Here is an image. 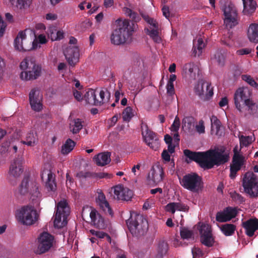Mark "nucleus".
I'll list each match as a JSON object with an SVG mask.
<instances>
[{
	"instance_id": "f257e3e1",
	"label": "nucleus",
	"mask_w": 258,
	"mask_h": 258,
	"mask_svg": "<svg viewBox=\"0 0 258 258\" xmlns=\"http://www.w3.org/2000/svg\"><path fill=\"white\" fill-rule=\"evenodd\" d=\"M184 155L190 160L199 164L204 169H210L215 166H219L227 163L229 155L225 152L224 147L211 149L205 152H192L185 149Z\"/></svg>"
},
{
	"instance_id": "f03ea898",
	"label": "nucleus",
	"mask_w": 258,
	"mask_h": 258,
	"mask_svg": "<svg viewBox=\"0 0 258 258\" xmlns=\"http://www.w3.org/2000/svg\"><path fill=\"white\" fill-rule=\"evenodd\" d=\"M117 26L110 36L112 44L119 45L130 42L135 31L136 25L134 22H131L128 20L123 21L117 20Z\"/></svg>"
},
{
	"instance_id": "7ed1b4c3",
	"label": "nucleus",
	"mask_w": 258,
	"mask_h": 258,
	"mask_svg": "<svg viewBox=\"0 0 258 258\" xmlns=\"http://www.w3.org/2000/svg\"><path fill=\"white\" fill-rule=\"evenodd\" d=\"M128 228L136 237L144 235L148 229V222L141 214L135 212L131 213L130 218L126 221Z\"/></svg>"
},
{
	"instance_id": "20e7f679",
	"label": "nucleus",
	"mask_w": 258,
	"mask_h": 258,
	"mask_svg": "<svg viewBox=\"0 0 258 258\" xmlns=\"http://www.w3.org/2000/svg\"><path fill=\"white\" fill-rule=\"evenodd\" d=\"M20 67L24 70L20 74V78L23 80L37 79L41 75L42 68L36 63L31 57H26L20 63Z\"/></svg>"
},
{
	"instance_id": "39448f33",
	"label": "nucleus",
	"mask_w": 258,
	"mask_h": 258,
	"mask_svg": "<svg viewBox=\"0 0 258 258\" xmlns=\"http://www.w3.org/2000/svg\"><path fill=\"white\" fill-rule=\"evenodd\" d=\"M179 182L183 187L194 192H199L203 187L202 178L196 172L186 174Z\"/></svg>"
},
{
	"instance_id": "423d86ee",
	"label": "nucleus",
	"mask_w": 258,
	"mask_h": 258,
	"mask_svg": "<svg viewBox=\"0 0 258 258\" xmlns=\"http://www.w3.org/2000/svg\"><path fill=\"white\" fill-rule=\"evenodd\" d=\"M20 192L21 195L29 193L31 199L34 204H38L40 200L41 195L40 192L37 184L35 181L30 182L29 177L25 176L20 186Z\"/></svg>"
},
{
	"instance_id": "0eeeda50",
	"label": "nucleus",
	"mask_w": 258,
	"mask_h": 258,
	"mask_svg": "<svg viewBox=\"0 0 258 258\" xmlns=\"http://www.w3.org/2000/svg\"><path fill=\"white\" fill-rule=\"evenodd\" d=\"M56 208L54 225L57 228H61L67 224V219L70 214V208L66 200L59 202Z\"/></svg>"
},
{
	"instance_id": "6e6552de",
	"label": "nucleus",
	"mask_w": 258,
	"mask_h": 258,
	"mask_svg": "<svg viewBox=\"0 0 258 258\" xmlns=\"http://www.w3.org/2000/svg\"><path fill=\"white\" fill-rule=\"evenodd\" d=\"M16 217L22 224L31 225L37 221L38 215L33 207L24 206L17 211Z\"/></svg>"
},
{
	"instance_id": "1a4fd4ad",
	"label": "nucleus",
	"mask_w": 258,
	"mask_h": 258,
	"mask_svg": "<svg viewBox=\"0 0 258 258\" xmlns=\"http://www.w3.org/2000/svg\"><path fill=\"white\" fill-rule=\"evenodd\" d=\"M242 186L244 191L251 198L258 197V179L253 173L247 172L244 174Z\"/></svg>"
},
{
	"instance_id": "9d476101",
	"label": "nucleus",
	"mask_w": 258,
	"mask_h": 258,
	"mask_svg": "<svg viewBox=\"0 0 258 258\" xmlns=\"http://www.w3.org/2000/svg\"><path fill=\"white\" fill-rule=\"evenodd\" d=\"M37 40H34L33 41L27 40L25 32L23 31L19 32L14 40V47L20 51L35 49L37 48Z\"/></svg>"
},
{
	"instance_id": "9b49d317",
	"label": "nucleus",
	"mask_w": 258,
	"mask_h": 258,
	"mask_svg": "<svg viewBox=\"0 0 258 258\" xmlns=\"http://www.w3.org/2000/svg\"><path fill=\"white\" fill-rule=\"evenodd\" d=\"M222 10L225 17L224 24L227 28H232L238 24L237 11L233 4L226 3Z\"/></svg>"
},
{
	"instance_id": "f8f14e48",
	"label": "nucleus",
	"mask_w": 258,
	"mask_h": 258,
	"mask_svg": "<svg viewBox=\"0 0 258 258\" xmlns=\"http://www.w3.org/2000/svg\"><path fill=\"white\" fill-rule=\"evenodd\" d=\"M251 92L247 87L239 88L236 90L234 95V104L236 108L240 113L243 112V105L246 100H251Z\"/></svg>"
},
{
	"instance_id": "ddd939ff",
	"label": "nucleus",
	"mask_w": 258,
	"mask_h": 258,
	"mask_svg": "<svg viewBox=\"0 0 258 258\" xmlns=\"http://www.w3.org/2000/svg\"><path fill=\"white\" fill-rule=\"evenodd\" d=\"M234 155L232 162L230 166V175L231 179H234L237 175V172L239 171L243 165L245 164V157L237 152L235 148L233 150Z\"/></svg>"
},
{
	"instance_id": "4468645a",
	"label": "nucleus",
	"mask_w": 258,
	"mask_h": 258,
	"mask_svg": "<svg viewBox=\"0 0 258 258\" xmlns=\"http://www.w3.org/2000/svg\"><path fill=\"white\" fill-rule=\"evenodd\" d=\"M54 237L47 232L42 233L38 238V253H44L48 251L52 246Z\"/></svg>"
},
{
	"instance_id": "2eb2a0df",
	"label": "nucleus",
	"mask_w": 258,
	"mask_h": 258,
	"mask_svg": "<svg viewBox=\"0 0 258 258\" xmlns=\"http://www.w3.org/2000/svg\"><path fill=\"white\" fill-rule=\"evenodd\" d=\"M195 92L204 101L209 100L213 95V88L208 83H198L195 87Z\"/></svg>"
},
{
	"instance_id": "dca6fc26",
	"label": "nucleus",
	"mask_w": 258,
	"mask_h": 258,
	"mask_svg": "<svg viewBox=\"0 0 258 258\" xmlns=\"http://www.w3.org/2000/svg\"><path fill=\"white\" fill-rule=\"evenodd\" d=\"M30 104L32 110L39 112L42 109V96L38 88L32 89L29 95Z\"/></svg>"
},
{
	"instance_id": "f3484780",
	"label": "nucleus",
	"mask_w": 258,
	"mask_h": 258,
	"mask_svg": "<svg viewBox=\"0 0 258 258\" xmlns=\"http://www.w3.org/2000/svg\"><path fill=\"white\" fill-rule=\"evenodd\" d=\"M199 232L202 243L208 247L212 246L214 243V239L209 226L207 224H202L199 229Z\"/></svg>"
},
{
	"instance_id": "a211bd4d",
	"label": "nucleus",
	"mask_w": 258,
	"mask_h": 258,
	"mask_svg": "<svg viewBox=\"0 0 258 258\" xmlns=\"http://www.w3.org/2000/svg\"><path fill=\"white\" fill-rule=\"evenodd\" d=\"M237 210L235 207H228L222 211L216 214V220L219 222H225L235 218L237 215Z\"/></svg>"
},
{
	"instance_id": "6ab92c4d",
	"label": "nucleus",
	"mask_w": 258,
	"mask_h": 258,
	"mask_svg": "<svg viewBox=\"0 0 258 258\" xmlns=\"http://www.w3.org/2000/svg\"><path fill=\"white\" fill-rule=\"evenodd\" d=\"M114 199L118 200L128 201L133 196V192L126 187L118 184L114 187Z\"/></svg>"
},
{
	"instance_id": "aec40b11",
	"label": "nucleus",
	"mask_w": 258,
	"mask_h": 258,
	"mask_svg": "<svg viewBox=\"0 0 258 258\" xmlns=\"http://www.w3.org/2000/svg\"><path fill=\"white\" fill-rule=\"evenodd\" d=\"M199 72V69L197 65L194 62H189L183 66L182 74L186 79L191 81L196 79Z\"/></svg>"
},
{
	"instance_id": "412c9836",
	"label": "nucleus",
	"mask_w": 258,
	"mask_h": 258,
	"mask_svg": "<svg viewBox=\"0 0 258 258\" xmlns=\"http://www.w3.org/2000/svg\"><path fill=\"white\" fill-rule=\"evenodd\" d=\"M64 55L69 64L74 67L79 61V50L77 46H70L64 51Z\"/></svg>"
},
{
	"instance_id": "4be33fe9",
	"label": "nucleus",
	"mask_w": 258,
	"mask_h": 258,
	"mask_svg": "<svg viewBox=\"0 0 258 258\" xmlns=\"http://www.w3.org/2000/svg\"><path fill=\"white\" fill-rule=\"evenodd\" d=\"M97 197L96 198L97 203L100 208L106 214L112 216L113 213L110 208L108 202L106 199L105 196L101 189H98L97 190Z\"/></svg>"
},
{
	"instance_id": "5701e85b",
	"label": "nucleus",
	"mask_w": 258,
	"mask_h": 258,
	"mask_svg": "<svg viewBox=\"0 0 258 258\" xmlns=\"http://www.w3.org/2000/svg\"><path fill=\"white\" fill-rule=\"evenodd\" d=\"M163 174V168L159 166H157L151 169L148 175V180L152 181L153 183L157 184L162 180Z\"/></svg>"
},
{
	"instance_id": "b1692460",
	"label": "nucleus",
	"mask_w": 258,
	"mask_h": 258,
	"mask_svg": "<svg viewBox=\"0 0 258 258\" xmlns=\"http://www.w3.org/2000/svg\"><path fill=\"white\" fill-rule=\"evenodd\" d=\"M242 227L245 230V234L249 237H252L254 232L258 230V219L251 218L242 223Z\"/></svg>"
},
{
	"instance_id": "393cba45",
	"label": "nucleus",
	"mask_w": 258,
	"mask_h": 258,
	"mask_svg": "<svg viewBox=\"0 0 258 258\" xmlns=\"http://www.w3.org/2000/svg\"><path fill=\"white\" fill-rule=\"evenodd\" d=\"M23 171L22 160L19 158L15 159L11 163L9 173L10 176L17 178L22 174Z\"/></svg>"
},
{
	"instance_id": "a878e982",
	"label": "nucleus",
	"mask_w": 258,
	"mask_h": 258,
	"mask_svg": "<svg viewBox=\"0 0 258 258\" xmlns=\"http://www.w3.org/2000/svg\"><path fill=\"white\" fill-rule=\"evenodd\" d=\"M91 223L96 228L100 229L104 227V221L103 217L95 209L91 210L90 213Z\"/></svg>"
},
{
	"instance_id": "bb28decb",
	"label": "nucleus",
	"mask_w": 258,
	"mask_h": 258,
	"mask_svg": "<svg viewBox=\"0 0 258 258\" xmlns=\"http://www.w3.org/2000/svg\"><path fill=\"white\" fill-rule=\"evenodd\" d=\"M247 37L253 43H258V24L251 23L247 30Z\"/></svg>"
},
{
	"instance_id": "cd10ccee",
	"label": "nucleus",
	"mask_w": 258,
	"mask_h": 258,
	"mask_svg": "<svg viewBox=\"0 0 258 258\" xmlns=\"http://www.w3.org/2000/svg\"><path fill=\"white\" fill-rule=\"evenodd\" d=\"M94 160L98 166H103L110 163V153L109 152L99 153L94 157Z\"/></svg>"
},
{
	"instance_id": "c85d7f7f",
	"label": "nucleus",
	"mask_w": 258,
	"mask_h": 258,
	"mask_svg": "<svg viewBox=\"0 0 258 258\" xmlns=\"http://www.w3.org/2000/svg\"><path fill=\"white\" fill-rule=\"evenodd\" d=\"M9 1L17 10L21 12H25L30 7L32 0H9Z\"/></svg>"
},
{
	"instance_id": "c756f323",
	"label": "nucleus",
	"mask_w": 258,
	"mask_h": 258,
	"mask_svg": "<svg viewBox=\"0 0 258 258\" xmlns=\"http://www.w3.org/2000/svg\"><path fill=\"white\" fill-rule=\"evenodd\" d=\"M84 99L86 102L90 104L94 105H100V101L96 99L95 90L90 89L84 95Z\"/></svg>"
},
{
	"instance_id": "7c9ffc66",
	"label": "nucleus",
	"mask_w": 258,
	"mask_h": 258,
	"mask_svg": "<svg viewBox=\"0 0 258 258\" xmlns=\"http://www.w3.org/2000/svg\"><path fill=\"white\" fill-rule=\"evenodd\" d=\"M244 106L246 107L245 110L250 115L258 116V103L254 102L252 99L246 100L245 104L243 105V107Z\"/></svg>"
},
{
	"instance_id": "2f4dec72",
	"label": "nucleus",
	"mask_w": 258,
	"mask_h": 258,
	"mask_svg": "<svg viewBox=\"0 0 258 258\" xmlns=\"http://www.w3.org/2000/svg\"><path fill=\"white\" fill-rule=\"evenodd\" d=\"M205 47V44L201 38H199L197 41L194 40L192 49V54L194 56H200L202 53V49Z\"/></svg>"
},
{
	"instance_id": "473e14b6",
	"label": "nucleus",
	"mask_w": 258,
	"mask_h": 258,
	"mask_svg": "<svg viewBox=\"0 0 258 258\" xmlns=\"http://www.w3.org/2000/svg\"><path fill=\"white\" fill-rule=\"evenodd\" d=\"M145 31H146L147 35H148L156 43H160L162 41V39L159 36V27L158 28H145Z\"/></svg>"
},
{
	"instance_id": "72a5a7b5",
	"label": "nucleus",
	"mask_w": 258,
	"mask_h": 258,
	"mask_svg": "<svg viewBox=\"0 0 258 258\" xmlns=\"http://www.w3.org/2000/svg\"><path fill=\"white\" fill-rule=\"evenodd\" d=\"M243 4V13L245 15H250L254 13L256 9V3L253 0H242Z\"/></svg>"
},
{
	"instance_id": "f704fd0d",
	"label": "nucleus",
	"mask_w": 258,
	"mask_h": 258,
	"mask_svg": "<svg viewBox=\"0 0 258 258\" xmlns=\"http://www.w3.org/2000/svg\"><path fill=\"white\" fill-rule=\"evenodd\" d=\"M45 186L48 191H55L56 189L55 175L51 171H49L47 173V179Z\"/></svg>"
},
{
	"instance_id": "c9c22d12",
	"label": "nucleus",
	"mask_w": 258,
	"mask_h": 258,
	"mask_svg": "<svg viewBox=\"0 0 258 258\" xmlns=\"http://www.w3.org/2000/svg\"><path fill=\"white\" fill-rule=\"evenodd\" d=\"M82 123L83 121L81 119H74L70 123V129L71 132H72L74 134H76L79 133L83 127Z\"/></svg>"
},
{
	"instance_id": "e433bc0d",
	"label": "nucleus",
	"mask_w": 258,
	"mask_h": 258,
	"mask_svg": "<svg viewBox=\"0 0 258 258\" xmlns=\"http://www.w3.org/2000/svg\"><path fill=\"white\" fill-rule=\"evenodd\" d=\"M76 145L75 142L70 139H68L65 143L62 146L61 153L66 155L71 152Z\"/></svg>"
},
{
	"instance_id": "4c0bfd02",
	"label": "nucleus",
	"mask_w": 258,
	"mask_h": 258,
	"mask_svg": "<svg viewBox=\"0 0 258 258\" xmlns=\"http://www.w3.org/2000/svg\"><path fill=\"white\" fill-rule=\"evenodd\" d=\"M240 146L241 148L243 147H247L251 144L255 140L254 135L244 136L240 135L239 136Z\"/></svg>"
},
{
	"instance_id": "58836bf2",
	"label": "nucleus",
	"mask_w": 258,
	"mask_h": 258,
	"mask_svg": "<svg viewBox=\"0 0 258 258\" xmlns=\"http://www.w3.org/2000/svg\"><path fill=\"white\" fill-rule=\"evenodd\" d=\"M168 250V244L164 240L160 241L157 248L158 254L160 255V257H163L165 255Z\"/></svg>"
},
{
	"instance_id": "ea45409f",
	"label": "nucleus",
	"mask_w": 258,
	"mask_h": 258,
	"mask_svg": "<svg viewBox=\"0 0 258 258\" xmlns=\"http://www.w3.org/2000/svg\"><path fill=\"white\" fill-rule=\"evenodd\" d=\"M211 122L212 128L211 131L213 132H215L216 135H218L221 126L220 121L218 119V118L216 116L213 115L211 117Z\"/></svg>"
},
{
	"instance_id": "a19ab883",
	"label": "nucleus",
	"mask_w": 258,
	"mask_h": 258,
	"mask_svg": "<svg viewBox=\"0 0 258 258\" xmlns=\"http://www.w3.org/2000/svg\"><path fill=\"white\" fill-rule=\"evenodd\" d=\"M236 226L232 224H225L222 226L221 230L226 236H231L234 233Z\"/></svg>"
},
{
	"instance_id": "79ce46f5",
	"label": "nucleus",
	"mask_w": 258,
	"mask_h": 258,
	"mask_svg": "<svg viewBox=\"0 0 258 258\" xmlns=\"http://www.w3.org/2000/svg\"><path fill=\"white\" fill-rule=\"evenodd\" d=\"M133 109L131 107H126L122 112V118L124 121L128 122L134 116Z\"/></svg>"
},
{
	"instance_id": "37998d69",
	"label": "nucleus",
	"mask_w": 258,
	"mask_h": 258,
	"mask_svg": "<svg viewBox=\"0 0 258 258\" xmlns=\"http://www.w3.org/2000/svg\"><path fill=\"white\" fill-rule=\"evenodd\" d=\"M194 118L191 116H186L183 118L182 121L183 128L190 130L194 126Z\"/></svg>"
},
{
	"instance_id": "c03bdc74",
	"label": "nucleus",
	"mask_w": 258,
	"mask_h": 258,
	"mask_svg": "<svg viewBox=\"0 0 258 258\" xmlns=\"http://www.w3.org/2000/svg\"><path fill=\"white\" fill-rule=\"evenodd\" d=\"M23 144L27 145L29 146H33L35 144V138L33 132H30L28 133L26 137V140L22 141Z\"/></svg>"
},
{
	"instance_id": "a18cd8bd",
	"label": "nucleus",
	"mask_w": 258,
	"mask_h": 258,
	"mask_svg": "<svg viewBox=\"0 0 258 258\" xmlns=\"http://www.w3.org/2000/svg\"><path fill=\"white\" fill-rule=\"evenodd\" d=\"M241 78L249 85L258 90V84L250 75H242Z\"/></svg>"
},
{
	"instance_id": "49530a36",
	"label": "nucleus",
	"mask_w": 258,
	"mask_h": 258,
	"mask_svg": "<svg viewBox=\"0 0 258 258\" xmlns=\"http://www.w3.org/2000/svg\"><path fill=\"white\" fill-rule=\"evenodd\" d=\"M181 237L183 239H188L190 238L194 235L191 230H188L187 228L182 227L180 230Z\"/></svg>"
},
{
	"instance_id": "de8ad7c7",
	"label": "nucleus",
	"mask_w": 258,
	"mask_h": 258,
	"mask_svg": "<svg viewBox=\"0 0 258 258\" xmlns=\"http://www.w3.org/2000/svg\"><path fill=\"white\" fill-rule=\"evenodd\" d=\"M151 148L154 150H157L160 147V141L158 138L146 143Z\"/></svg>"
},
{
	"instance_id": "09e8293b",
	"label": "nucleus",
	"mask_w": 258,
	"mask_h": 258,
	"mask_svg": "<svg viewBox=\"0 0 258 258\" xmlns=\"http://www.w3.org/2000/svg\"><path fill=\"white\" fill-rule=\"evenodd\" d=\"M214 58L219 65H224L225 62V56L220 51H217L215 54Z\"/></svg>"
},
{
	"instance_id": "8fccbe9b",
	"label": "nucleus",
	"mask_w": 258,
	"mask_h": 258,
	"mask_svg": "<svg viewBox=\"0 0 258 258\" xmlns=\"http://www.w3.org/2000/svg\"><path fill=\"white\" fill-rule=\"evenodd\" d=\"M143 18L146 22L150 25V27H152V28H158L159 27L158 23L154 19L149 17L148 16H144Z\"/></svg>"
},
{
	"instance_id": "3c124183",
	"label": "nucleus",
	"mask_w": 258,
	"mask_h": 258,
	"mask_svg": "<svg viewBox=\"0 0 258 258\" xmlns=\"http://www.w3.org/2000/svg\"><path fill=\"white\" fill-rule=\"evenodd\" d=\"M143 137L146 143L157 138L156 134L150 130L146 132V134H144V136H143Z\"/></svg>"
},
{
	"instance_id": "603ef678",
	"label": "nucleus",
	"mask_w": 258,
	"mask_h": 258,
	"mask_svg": "<svg viewBox=\"0 0 258 258\" xmlns=\"http://www.w3.org/2000/svg\"><path fill=\"white\" fill-rule=\"evenodd\" d=\"M180 124V119L177 116H176L173 123L171 125V131L173 132H177L179 130Z\"/></svg>"
},
{
	"instance_id": "864d4df0",
	"label": "nucleus",
	"mask_w": 258,
	"mask_h": 258,
	"mask_svg": "<svg viewBox=\"0 0 258 258\" xmlns=\"http://www.w3.org/2000/svg\"><path fill=\"white\" fill-rule=\"evenodd\" d=\"M94 173L90 172L80 171L77 174L76 176L79 178H93Z\"/></svg>"
},
{
	"instance_id": "5fc2aeb1",
	"label": "nucleus",
	"mask_w": 258,
	"mask_h": 258,
	"mask_svg": "<svg viewBox=\"0 0 258 258\" xmlns=\"http://www.w3.org/2000/svg\"><path fill=\"white\" fill-rule=\"evenodd\" d=\"M231 197L233 201L238 203H242L244 202V198L236 192L231 194Z\"/></svg>"
},
{
	"instance_id": "6e6d98bb",
	"label": "nucleus",
	"mask_w": 258,
	"mask_h": 258,
	"mask_svg": "<svg viewBox=\"0 0 258 258\" xmlns=\"http://www.w3.org/2000/svg\"><path fill=\"white\" fill-rule=\"evenodd\" d=\"M196 130L197 132L200 134L205 133L204 121L203 120H200L199 121V124L196 126Z\"/></svg>"
},
{
	"instance_id": "4d7b16f0",
	"label": "nucleus",
	"mask_w": 258,
	"mask_h": 258,
	"mask_svg": "<svg viewBox=\"0 0 258 258\" xmlns=\"http://www.w3.org/2000/svg\"><path fill=\"white\" fill-rule=\"evenodd\" d=\"M175 206V210L180 211H186L188 210V207L181 203H175L173 202Z\"/></svg>"
},
{
	"instance_id": "13d9d810",
	"label": "nucleus",
	"mask_w": 258,
	"mask_h": 258,
	"mask_svg": "<svg viewBox=\"0 0 258 258\" xmlns=\"http://www.w3.org/2000/svg\"><path fill=\"white\" fill-rule=\"evenodd\" d=\"M165 210L167 212L171 213L172 214H174L175 212V206L174 205V203H168L165 207Z\"/></svg>"
},
{
	"instance_id": "bf43d9fd",
	"label": "nucleus",
	"mask_w": 258,
	"mask_h": 258,
	"mask_svg": "<svg viewBox=\"0 0 258 258\" xmlns=\"http://www.w3.org/2000/svg\"><path fill=\"white\" fill-rule=\"evenodd\" d=\"M105 93L108 94V97H110V93L106 89L105 91L103 90H102L99 92V96L100 98V100H98V101H100V105L105 100Z\"/></svg>"
},
{
	"instance_id": "052dcab7",
	"label": "nucleus",
	"mask_w": 258,
	"mask_h": 258,
	"mask_svg": "<svg viewBox=\"0 0 258 258\" xmlns=\"http://www.w3.org/2000/svg\"><path fill=\"white\" fill-rule=\"evenodd\" d=\"M166 88L167 93L168 94L172 96L174 94V88L173 84L167 83Z\"/></svg>"
},
{
	"instance_id": "680f3d73",
	"label": "nucleus",
	"mask_w": 258,
	"mask_h": 258,
	"mask_svg": "<svg viewBox=\"0 0 258 258\" xmlns=\"http://www.w3.org/2000/svg\"><path fill=\"white\" fill-rule=\"evenodd\" d=\"M34 40H37L38 43L45 44L47 42L46 37L43 34L39 35L37 38H35Z\"/></svg>"
},
{
	"instance_id": "e2e57ef3",
	"label": "nucleus",
	"mask_w": 258,
	"mask_h": 258,
	"mask_svg": "<svg viewBox=\"0 0 258 258\" xmlns=\"http://www.w3.org/2000/svg\"><path fill=\"white\" fill-rule=\"evenodd\" d=\"M251 51V50L249 48H242L239 49L237 51L236 53L238 55H244L249 54Z\"/></svg>"
},
{
	"instance_id": "0e129e2a",
	"label": "nucleus",
	"mask_w": 258,
	"mask_h": 258,
	"mask_svg": "<svg viewBox=\"0 0 258 258\" xmlns=\"http://www.w3.org/2000/svg\"><path fill=\"white\" fill-rule=\"evenodd\" d=\"M162 11L163 16H165L166 18L168 19V18L170 16V12H169V7L166 6H164L162 9Z\"/></svg>"
},
{
	"instance_id": "69168bd1",
	"label": "nucleus",
	"mask_w": 258,
	"mask_h": 258,
	"mask_svg": "<svg viewBox=\"0 0 258 258\" xmlns=\"http://www.w3.org/2000/svg\"><path fill=\"white\" fill-rule=\"evenodd\" d=\"M45 18L47 20L54 21L57 19V15L54 13H48L45 16Z\"/></svg>"
},
{
	"instance_id": "338daca9",
	"label": "nucleus",
	"mask_w": 258,
	"mask_h": 258,
	"mask_svg": "<svg viewBox=\"0 0 258 258\" xmlns=\"http://www.w3.org/2000/svg\"><path fill=\"white\" fill-rule=\"evenodd\" d=\"M162 157L164 160L166 162H169L170 160V156L168 153V152L165 150L162 153Z\"/></svg>"
},
{
	"instance_id": "774afa93",
	"label": "nucleus",
	"mask_w": 258,
	"mask_h": 258,
	"mask_svg": "<svg viewBox=\"0 0 258 258\" xmlns=\"http://www.w3.org/2000/svg\"><path fill=\"white\" fill-rule=\"evenodd\" d=\"M97 237L99 238H103L105 237H106L108 240H111V237L107 233L102 231H98Z\"/></svg>"
}]
</instances>
